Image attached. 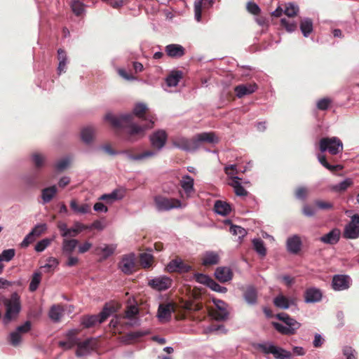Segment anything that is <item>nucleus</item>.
<instances>
[{
  "label": "nucleus",
  "mask_w": 359,
  "mask_h": 359,
  "mask_svg": "<svg viewBox=\"0 0 359 359\" xmlns=\"http://www.w3.org/2000/svg\"><path fill=\"white\" fill-rule=\"evenodd\" d=\"M148 285L158 291L165 290L171 287L172 280L167 276H160L149 280Z\"/></svg>",
  "instance_id": "nucleus-13"
},
{
  "label": "nucleus",
  "mask_w": 359,
  "mask_h": 359,
  "mask_svg": "<svg viewBox=\"0 0 359 359\" xmlns=\"http://www.w3.org/2000/svg\"><path fill=\"white\" fill-rule=\"evenodd\" d=\"M179 184L183 189L187 198L191 197L192 194L195 193L194 180L190 175H183Z\"/></svg>",
  "instance_id": "nucleus-16"
},
{
  "label": "nucleus",
  "mask_w": 359,
  "mask_h": 359,
  "mask_svg": "<svg viewBox=\"0 0 359 359\" xmlns=\"http://www.w3.org/2000/svg\"><path fill=\"white\" fill-rule=\"evenodd\" d=\"M215 211L221 215H227L231 210L229 203L222 201H217L214 205Z\"/></svg>",
  "instance_id": "nucleus-34"
},
{
  "label": "nucleus",
  "mask_w": 359,
  "mask_h": 359,
  "mask_svg": "<svg viewBox=\"0 0 359 359\" xmlns=\"http://www.w3.org/2000/svg\"><path fill=\"white\" fill-rule=\"evenodd\" d=\"M125 196V191L123 189H115L111 193L103 194L100 197V200L106 201L108 203L122 199Z\"/></svg>",
  "instance_id": "nucleus-27"
},
{
  "label": "nucleus",
  "mask_w": 359,
  "mask_h": 359,
  "mask_svg": "<svg viewBox=\"0 0 359 359\" xmlns=\"http://www.w3.org/2000/svg\"><path fill=\"white\" fill-rule=\"evenodd\" d=\"M219 257L215 252H206L202 258V263L204 266H211L219 263Z\"/></svg>",
  "instance_id": "nucleus-32"
},
{
  "label": "nucleus",
  "mask_w": 359,
  "mask_h": 359,
  "mask_svg": "<svg viewBox=\"0 0 359 359\" xmlns=\"http://www.w3.org/2000/svg\"><path fill=\"white\" fill-rule=\"evenodd\" d=\"M147 110L144 104L139 103L134 107L133 114L116 116L107 113L104 119L118 135L130 142H134L145 135L147 129L154 126V117L147 113Z\"/></svg>",
  "instance_id": "nucleus-1"
},
{
  "label": "nucleus",
  "mask_w": 359,
  "mask_h": 359,
  "mask_svg": "<svg viewBox=\"0 0 359 359\" xmlns=\"http://www.w3.org/2000/svg\"><path fill=\"white\" fill-rule=\"evenodd\" d=\"M334 290H344L350 287V278L346 275H335L332 282Z\"/></svg>",
  "instance_id": "nucleus-18"
},
{
  "label": "nucleus",
  "mask_w": 359,
  "mask_h": 359,
  "mask_svg": "<svg viewBox=\"0 0 359 359\" xmlns=\"http://www.w3.org/2000/svg\"><path fill=\"white\" fill-rule=\"evenodd\" d=\"M321 152L327 151L332 155H336L343 151L342 142L337 137H323L319 142Z\"/></svg>",
  "instance_id": "nucleus-6"
},
{
  "label": "nucleus",
  "mask_w": 359,
  "mask_h": 359,
  "mask_svg": "<svg viewBox=\"0 0 359 359\" xmlns=\"http://www.w3.org/2000/svg\"><path fill=\"white\" fill-rule=\"evenodd\" d=\"M284 14L289 18H294L297 15L299 12V7L292 2L286 3L284 4Z\"/></svg>",
  "instance_id": "nucleus-42"
},
{
  "label": "nucleus",
  "mask_w": 359,
  "mask_h": 359,
  "mask_svg": "<svg viewBox=\"0 0 359 359\" xmlns=\"http://www.w3.org/2000/svg\"><path fill=\"white\" fill-rule=\"evenodd\" d=\"M194 137L197 145V149L201 146L202 142L217 143L219 141L215 134L212 132L199 133L195 135Z\"/></svg>",
  "instance_id": "nucleus-23"
},
{
  "label": "nucleus",
  "mask_w": 359,
  "mask_h": 359,
  "mask_svg": "<svg viewBox=\"0 0 359 359\" xmlns=\"http://www.w3.org/2000/svg\"><path fill=\"white\" fill-rule=\"evenodd\" d=\"M214 0H198L194 4L195 18L200 22L202 16V9H208L212 6Z\"/></svg>",
  "instance_id": "nucleus-25"
},
{
  "label": "nucleus",
  "mask_w": 359,
  "mask_h": 359,
  "mask_svg": "<svg viewBox=\"0 0 359 359\" xmlns=\"http://www.w3.org/2000/svg\"><path fill=\"white\" fill-rule=\"evenodd\" d=\"M172 143L174 147H177L184 151H194L197 149L194 136L188 139L183 137H175L172 140Z\"/></svg>",
  "instance_id": "nucleus-11"
},
{
  "label": "nucleus",
  "mask_w": 359,
  "mask_h": 359,
  "mask_svg": "<svg viewBox=\"0 0 359 359\" xmlns=\"http://www.w3.org/2000/svg\"><path fill=\"white\" fill-rule=\"evenodd\" d=\"M273 327L280 333L285 335H292L295 334L296 331L292 330V328L288 327L286 325H283L279 323L273 322Z\"/></svg>",
  "instance_id": "nucleus-45"
},
{
  "label": "nucleus",
  "mask_w": 359,
  "mask_h": 359,
  "mask_svg": "<svg viewBox=\"0 0 359 359\" xmlns=\"http://www.w3.org/2000/svg\"><path fill=\"white\" fill-rule=\"evenodd\" d=\"M300 29L305 37L313 32V21L310 18H304L300 21Z\"/></svg>",
  "instance_id": "nucleus-36"
},
{
  "label": "nucleus",
  "mask_w": 359,
  "mask_h": 359,
  "mask_svg": "<svg viewBox=\"0 0 359 359\" xmlns=\"http://www.w3.org/2000/svg\"><path fill=\"white\" fill-rule=\"evenodd\" d=\"M257 89V85L255 83H248L240 84L234 88V91L238 97L241 98L245 95H250Z\"/></svg>",
  "instance_id": "nucleus-19"
},
{
  "label": "nucleus",
  "mask_w": 359,
  "mask_h": 359,
  "mask_svg": "<svg viewBox=\"0 0 359 359\" xmlns=\"http://www.w3.org/2000/svg\"><path fill=\"white\" fill-rule=\"evenodd\" d=\"M32 161L36 168H41L44 164L45 157L39 154H34Z\"/></svg>",
  "instance_id": "nucleus-58"
},
{
  "label": "nucleus",
  "mask_w": 359,
  "mask_h": 359,
  "mask_svg": "<svg viewBox=\"0 0 359 359\" xmlns=\"http://www.w3.org/2000/svg\"><path fill=\"white\" fill-rule=\"evenodd\" d=\"M116 246L114 245H106L102 248V252L104 253V259H107L108 257L114 254Z\"/></svg>",
  "instance_id": "nucleus-63"
},
{
  "label": "nucleus",
  "mask_w": 359,
  "mask_h": 359,
  "mask_svg": "<svg viewBox=\"0 0 359 359\" xmlns=\"http://www.w3.org/2000/svg\"><path fill=\"white\" fill-rule=\"evenodd\" d=\"M305 301L309 303H313L320 301L322 293L316 288L307 289L304 294Z\"/></svg>",
  "instance_id": "nucleus-29"
},
{
  "label": "nucleus",
  "mask_w": 359,
  "mask_h": 359,
  "mask_svg": "<svg viewBox=\"0 0 359 359\" xmlns=\"http://www.w3.org/2000/svg\"><path fill=\"white\" fill-rule=\"evenodd\" d=\"M208 287H209L212 290L220 292V293H226L227 292V288L219 285L216 281H215L212 278L210 280Z\"/></svg>",
  "instance_id": "nucleus-56"
},
{
  "label": "nucleus",
  "mask_w": 359,
  "mask_h": 359,
  "mask_svg": "<svg viewBox=\"0 0 359 359\" xmlns=\"http://www.w3.org/2000/svg\"><path fill=\"white\" fill-rule=\"evenodd\" d=\"M95 129L93 126H87L81 130V139L86 143H90L93 141Z\"/></svg>",
  "instance_id": "nucleus-40"
},
{
  "label": "nucleus",
  "mask_w": 359,
  "mask_h": 359,
  "mask_svg": "<svg viewBox=\"0 0 359 359\" xmlns=\"http://www.w3.org/2000/svg\"><path fill=\"white\" fill-rule=\"evenodd\" d=\"M31 328L32 323L27 320L23 325L18 326L15 331L22 336L24 334L29 332Z\"/></svg>",
  "instance_id": "nucleus-57"
},
{
  "label": "nucleus",
  "mask_w": 359,
  "mask_h": 359,
  "mask_svg": "<svg viewBox=\"0 0 359 359\" xmlns=\"http://www.w3.org/2000/svg\"><path fill=\"white\" fill-rule=\"evenodd\" d=\"M140 262L144 269L149 268L153 262V257L151 255L144 253L140 255Z\"/></svg>",
  "instance_id": "nucleus-49"
},
{
  "label": "nucleus",
  "mask_w": 359,
  "mask_h": 359,
  "mask_svg": "<svg viewBox=\"0 0 359 359\" xmlns=\"http://www.w3.org/2000/svg\"><path fill=\"white\" fill-rule=\"evenodd\" d=\"M252 244L255 251L261 256L264 257L266 254V249L264 241L260 238H255L252 241Z\"/></svg>",
  "instance_id": "nucleus-43"
},
{
  "label": "nucleus",
  "mask_w": 359,
  "mask_h": 359,
  "mask_svg": "<svg viewBox=\"0 0 359 359\" xmlns=\"http://www.w3.org/2000/svg\"><path fill=\"white\" fill-rule=\"evenodd\" d=\"M314 204L320 210H331L333 208V204L328 201L316 200L314 201Z\"/></svg>",
  "instance_id": "nucleus-59"
},
{
  "label": "nucleus",
  "mask_w": 359,
  "mask_h": 359,
  "mask_svg": "<svg viewBox=\"0 0 359 359\" xmlns=\"http://www.w3.org/2000/svg\"><path fill=\"white\" fill-rule=\"evenodd\" d=\"M118 269L126 275H130L136 271L137 266L135 255L133 253L124 255L118 264Z\"/></svg>",
  "instance_id": "nucleus-8"
},
{
  "label": "nucleus",
  "mask_w": 359,
  "mask_h": 359,
  "mask_svg": "<svg viewBox=\"0 0 359 359\" xmlns=\"http://www.w3.org/2000/svg\"><path fill=\"white\" fill-rule=\"evenodd\" d=\"M57 227L60 231V234L62 237H75L82 231L89 229V226L83 224L79 222L74 223V227L67 228V225L65 222H58Z\"/></svg>",
  "instance_id": "nucleus-7"
},
{
  "label": "nucleus",
  "mask_w": 359,
  "mask_h": 359,
  "mask_svg": "<svg viewBox=\"0 0 359 359\" xmlns=\"http://www.w3.org/2000/svg\"><path fill=\"white\" fill-rule=\"evenodd\" d=\"M309 194V190L306 187H298L294 191V196L300 200H305Z\"/></svg>",
  "instance_id": "nucleus-51"
},
{
  "label": "nucleus",
  "mask_w": 359,
  "mask_h": 359,
  "mask_svg": "<svg viewBox=\"0 0 359 359\" xmlns=\"http://www.w3.org/2000/svg\"><path fill=\"white\" fill-rule=\"evenodd\" d=\"M139 313L138 309L134 305L128 306L126 311L123 318L132 319Z\"/></svg>",
  "instance_id": "nucleus-53"
},
{
  "label": "nucleus",
  "mask_w": 359,
  "mask_h": 359,
  "mask_svg": "<svg viewBox=\"0 0 359 359\" xmlns=\"http://www.w3.org/2000/svg\"><path fill=\"white\" fill-rule=\"evenodd\" d=\"M344 354L346 356V359H357L355 356V351L352 348L351 346L344 347Z\"/></svg>",
  "instance_id": "nucleus-64"
},
{
  "label": "nucleus",
  "mask_w": 359,
  "mask_h": 359,
  "mask_svg": "<svg viewBox=\"0 0 359 359\" xmlns=\"http://www.w3.org/2000/svg\"><path fill=\"white\" fill-rule=\"evenodd\" d=\"M191 296L193 298V300L186 301L182 305L183 309L189 311H198L201 310L203 309V304L201 302H194V301H197L201 299V292L196 290H194Z\"/></svg>",
  "instance_id": "nucleus-15"
},
{
  "label": "nucleus",
  "mask_w": 359,
  "mask_h": 359,
  "mask_svg": "<svg viewBox=\"0 0 359 359\" xmlns=\"http://www.w3.org/2000/svg\"><path fill=\"white\" fill-rule=\"evenodd\" d=\"M57 189L55 185L45 188L41 191V198L43 203H49L57 194Z\"/></svg>",
  "instance_id": "nucleus-33"
},
{
  "label": "nucleus",
  "mask_w": 359,
  "mask_h": 359,
  "mask_svg": "<svg viewBox=\"0 0 359 359\" xmlns=\"http://www.w3.org/2000/svg\"><path fill=\"white\" fill-rule=\"evenodd\" d=\"M353 184V180L351 179H346L341 182L335 184L332 187V190L337 192H342L346 191L348 187Z\"/></svg>",
  "instance_id": "nucleus-46"
},
{
  "label": "nucleus",
  "mask_w": 359,
  "mask_h": 359,
  "mask_svg": "<svg viewBox=\"0 0 359 359\" xmlns=\"http://www.w3.org/2000/svg\"><path fill=\"white\" fill-rule=\"evenodd\" d=\"M259 349L264 353H271L277 359H291L290 352L274 345L259 344Z\"/></svg>",
  "instance_id": "nucleus-10"
},
{
  "label": "nucleus",
  "mask_w": 359,
  "mask_h": 359,
  "mask_svg": "<svg viewBox=\"0 0 359 359\" xmlns=\"http://www.w3.org/2000/svg\"><path fill=\"white\" fill-rule=\"evenodd\" d=\"M79 334V330H69L67 334V341H60L59 346L68 350L73 348L75 345H77L76 335Z\"/></svg>",
  "instance_id": "nucleus-20"
},
{
  "label": "nucleus",
  "mask_w": 359,
  "mask_h": 359,
  "mask_svg": "<svg viewBox=\"0 0 359 359\" xmlns=\"http://www.w3.org/2000/svg\"><path fill=\"white\" fill-rule=\"evenodd\" d=\"M230 231L233 235L238 236V238H242L247 234V231L244 228L236 225H231Z\"/></svg>",
  "instance_id": "nucleus-54"
},
{
  "label": "nucleus",
  "mask_w": 359,
  "mask_h": 359,
  "mask_svg": "<svg viewBox=\"0 0 359 359\" xmlns=\"http://www.w3.org/2000/svg\"><path fill=\"white\" fill-rule=\"evenodd\" d=\"M70 207L73 211L78 213L86 214L90 212V206L87 203L79 205L76 200H72Z\"/></svg>",
  "instance_id": "nucleus-41"
},
{
  "label": "nucleus",
  "mask_w": 359,
  "mask_h": 359,
  "mask_svg": "<svg viewBox=\"0 0 359 359\" xmlns=\"http://www.w3.org/2000/svg\"><path fill=\"white\" fill-rule=\"evenodd\" d=\"M154 203L156 209L160 212L169 211L172 209L182 207L180 200L174 198H168L162 195H156L154 197Z\"/></svg>",
  "instance_id": "nucleus-5"
},
{
  "label": "nucleus",
  "mask_w": 359,
  "mask_h": 359,
  "mask_svg": "<svg viewBox=\"0 0 359 359\" xmlns=\"http://www.w3.org/2000/svg\"><path fill=\"white\" fill-rule=\"evenodd\" d=\"M167 139V133L164 130H158L149 136L152 149L137 154H133L130 151H125L123 153L131 161H141L144 158H151L156 156L157 152L164 147Z\"/></svg>",
  "instance_id": "nucleus-2"
},
{
  "label": "nucleus",
  "mask_w": 359,
  "mask_h": 359,
  "mask_svg": "<svg viewBox=\"0 0 359 359\" xmlns=\"http://www.w3.org/2000/svg\"><path fill=\"white\" fill-rule=\"evenodd\" d=\"M243 297L248 304H256L257 303V291L256 288L252 285L248 286L243 290Z\"/></svg>",
  "instance_id": "nucleus-26"
},
{
  "label": "nucleus",
  "mask_w": 359,
  "mask_h": 359,
  "mask_svg": "<svg viewBox=\"0 0 359 359\" xmlns=\"http://www.w3.org/2000/svg\"><path fill=\"white\" fill-rule=\"evenodd\" d=\"M50 239L44 238L36 243L34 249L36 252H42L50 244Z\"/></svg>",
  "instance_id": "nucleus-60"
},
{
  "label": "nucleus",
  "mask_w": 359,
  "mask_h": 359,
  "mask_svg": "<svg viewBox=\"0 0 359 359\" xmlns=\"http://www.w3.org/2000/svg\"><path fill=\"white\" fill-rule=\"evenodd\" d=\"M175 311V305L173 303L160 304L157 316L161 323L168 322L170 320L171 314Z\"/></svg>",
  "instance_id": "nucleus-12"
},
{
  "label": "nucleus",
  "mask_w": 359,
  "mask_h": 359,
  "mask_svg": "<svg viewBox=\"0 0 359 359\" xmlns=\"http://www.w3.org/2000/svg\"><path fill=\"white\" fill-rule=\"evenodd\" d=\"M302 242L299 236H294L287 241V249L290 252L297 254L300 251Z\"/></svg>",
  "instance_id": "nucleus-31"
},
{
  "label": "nucleus",
  "mask_w": 359,
  "mask_h": 359,
  "mask_svg": "<svg viewBox=\"0 0 359 359\" xmlns=\"http://www.w3.org/2000/svg\"><path fill=\"white\" fill-rule=\"evenodd\" d=\"M273 304L279 309H287L290 305L294 304V299H290L283 294H278L274 298Z\"/></svg>",
  "instance_id": "nucleus-30"
},
{
  "label": "nucleus",
  "mask_w": 359,
  "mask_h": 359,
  "mask_svg": "<svg viewBox=\"0 0 359 359\" xmlns=\"http://www.w3.org/2000/svg\"><path fill=\"white\" fill-rule=\"evenodd\" d=\"M97 346V341L93 338H89L82 342L77 341V349L76 354L81 357L88 353L90 351L95 349Z\"/></svg>",
  "instance_id": "nucleus-14"
},
{
  "label": "nucleus",
  "mask_w": 359,
  "mask_h": 359,
  "mask_svg": "<svg viewBox=\"0 0 359 359\" xmlns=\"http://www.w3.org/2000/svg\"><path fill=\"white\" fill-rule=\"evenodd\" d=\"M340 235V230L337 228H335L331 230L329 233L320 237V241L326 244L334 245L339 241Z\"/></svg>",
  "instance_id": "nucleus-24"
},
{
  "label": "nucleus",
  "mask_w": 359,
  "mask_h": 359,
  "mask_svg": "<svg viewBox=\"0 0 359 359\" xmlns=\"http://www.w3.org/2000/svg\"><path fill=\"white\" fill-rule=\"evenodd\" d=\"M331 100L329 98H323L318 101L317 107L320 110H326L331 104Z\"/></svg>",
  "instance_id": "nucleus-62"
},
{
  "label": "nucleus",
  "mask_w": 359,
  "mask_h": 359,
  "mask_svg": "<svg viewBox=\"0 0 359 359\" xmlns=\"http://www.w3.org/2000/svg\"><path fill=\"white\" fill-rule=\"evenodd\" d=\"M182 78V72L181 71H173L166 79L167 85L170 87L176 86Z\"/></svg>",
  "instance_id": "nucleus-38"
},
{
  "label": "nucleus",
  "mask_w": 359,
  "mask_h": 359,
  "mask_svg": "<svg viewBox=\"0 0 359 359\" xmlns=\"http://www.w3.org/2000/svg\"><path fill=\"white\" fill-rule=\"evenodd\" d=\"M318 160L320 161V163L325 167L326 168L327 170L332 171V172H336V171H338V170H341L343 167L340 165H330L327 159H326V157L325 156H318Z\"/></svg>",
  "instance_id": "nucleus-47"
},
{
  "label": "nucleus",
  "mask_w": 359,
  "mask_h": 359,
  "mask_svg": "<svg viewBox=\"0 0 359 359\" xmlns=\"http://www.w3.org/2000/svg\"><path fill=\"white\" fill-rule=\"evenodd\" d=\"M4 304L6 307V313L3 320L4 324H8L15 318L20 311V297L17 292H13L10 299H4Z\"/></svg>",
  "instance_id": "nucleus-4"
},
{
  "label": "nucleus",
  "mask_w": 359,
  "mask_h": 359,
  "mask_svg": "<svg viewBox=\"0 0 359 359\" xmlns=\"http://www.w3.org/2000/svg\"><path fill=\"white\" fill-rule=\"evenodd\" d=\"M116 311L117 308L114 304L107 303L100 314L84 316L82 319V325L85 327L89 328L94 326L97 323H102Z\"/></svg>",
  "instance_id": "nucleus-3"
},
{
  "label": "nucleus",
  "mask_w": 359,
  "mask_h": 359,
  "mask_svg": "<svg viewBox=\"0 0 359 359\" xmlns=\"http://www.w3.org/2000/svg\"><path fill=\"white\" fill-rule=\"evenodd\" d=\"M215 276L220 283H226L230 281L233 276L232 270L226 266H220L217 268L215 272Z\"/></svg>",
  "instance_id": "nucleus-21"
},
{
  "label": "nucleus",
  "mask_w": 359,
  "mask_h": 359,
  "mask_svg": "<svg viewBox=\"0 0 359 359\" xmlns=\"http://www.w3.org/2000/svg\"><path fill=\"white\" fill-rule=\"evenodd\" d=\"M191 269V266L181 259H172L167 266V269L170 272L185 273L189 271Z\"/></svg>",
  "instance_id": "nucleus-17"
},
{
  "label": "nucleus",
  "mask_w": 359,
  "mask_h": 359,
  "mask_svg": "<svg viewBox=\"0 0 359 359\" xmlns=\"http://www.w3.org/2000/svg\"><path fill=\"white\" fill-rule=\"evenodd\" d=\"M8 341L13 346H18L22 342V336L13 331L9 334Z\"/></svg>",
  "instance_id": "nucleus-52"
},
{
  "label": "nucleus",
  "mask_w": 359,
  "mask_h": 359,
  "mask_svg": "<svg viewBox=\"0 0 359 359\" xmlns=\"http://www.w3.org/2000/svg\"><path fill=\"white\" fill-rule=\"evenodd\" d=\"M165 50L168 56L172 58H180L185 54L184 48L180 44H169L165 46Z\"/></svg>",
  "instance_id": "nucleus-22"
},
{
  "label": "nucleus",
  "mask_w": 359,
  "mask_h": 359,
  "mask_svg": "<svg viewBox=\"0 0 359 359\" xmlns=\"http://www.w3.org/2000/svg\"><path fill=\"white\" fill-rule=\"evenodd\" d=\"M64 309L60 305H53L49 311V318L54 322H58L63 315Z\"/></svg>",
  "instance_id": "nucleus-37"
},
{
  "label": "nucleus",
  "mask_w": 359,
  "mask_h": 359,
  "mask_svg": "<svg viewBox=\"0 0 359 359\" xmlns=\"http://www.w3.org/2000/svg\"><path fill=\"white\" fill-rule=\"evenodd\" d=\"M46 230V224H39L36 225L29 234L34 238L35 240L37 237H39Z\"/></svg>",
  "instance_id": "nucleus-55"
},
{
  "label": "nucleus",
  "mask_w": 359,
  "mask_h": 359,
  "mask_svg": "<svg viewBox=\"0 0 359 359\" xmlns=\"http://www.w3.org/2000/svg\"><path fill=\"white\" fill-rule=\"evenodd\" d=\"M343 237L346 239H355L359 237V215H354L351 222L344 227Z\"/></svg>",
  "instance_id": "nucleus-9"
},
{
  "label": "nucleus",
  "mask_w": 359,
  "mask_h": 359,
  "mask_svg": "<svg viewBox=\"0 0 359 359\" xmlns=\"http://www.w3.org/2000/svg\"><path fill=\"white\" fill-rule=\"evenodd\" d=\"M71 8L73 13L79 16L84 12V4L79 0H74L72 2Z\"/></svg>",
  "instance_id": "nucleus-48"
},
{
  "label": "nucleus",
  "mask_w": 359,
  "mask_h": 359,
  "mask_svg": "<svg viewBox=\"0 0 359 359\" xmlns=\"http://www.w3.org/2000/svg\"><path fill=\"white\" fill-rule=\"evenodd\" d=\"M79 243L76 239L65 238L62 241V250L65 253L72 254Z\"/></svg>",
  "instance_id": "nucleus-39"
},
{
  "label": "nucleus",
  "mask_w": 359,
  "mask_h": 359,
  "mask_svg": "<svg viewBox=\"0 0 359 359\" xmlns=\"http://www.w3.org/2000/svg\"><path fill=\"white\" fill-rule=\"evenodd\" d=\"M15 255V249L4 250L0 254V262H10L14 257Z\"/></svg>",
  "instance_id": "nucleus-50"
},
{
  "label": "nucleus",
  "mask_w": 359,
  "mask_h": 359,
  "mask_svg": "<svg viewBox=\"0 0 359 359\" xmlns=\"http://www.w3.org/2000/svg\"><path fill=\"white\" fill-rule=\"evenodd\" d=\"M57 59L59 60L57 72L58 74H60L62 72L66 71L67 57L65 50L62 48L57 50Z\"/></svg>",
  "instance_id": "nucleus-35"
},
{
  "label": "nucleus",
  "mask_w": 359,
  "mask_h": 359,
  "mask_svg": "<svg viewBox=\"0 0 359 359\" xmlns=\"http://www.w3.org/2000/svg\"><path fill=\"white\" fill-rule=\"evenodd\" d=\"M41 280V273L35 272L32 275L31 282L29 283V290L31 292H34L37 290Z\"/></svg>",
  "instance_id": "nucleus-44"
},
{
  "label": "nucleus",
  "mask_w": 359,
  "mask_h": 359,
  "mask_svg": "<svg viewBox=\"0 0 359 359\" xmlns=\"http://www.w3.org/2000/svg\"><path fill=\"white\" fill-rule=\"evenodd\" d=\"M280 25L285 28L289 32H292L297 29V24L294 22H290L285 18L280 20Z\"/></svg>",
  "instance_id": "nucleus-61"
},
{
  "label": "nucleus",
  "mask_w": 359,
  "mask_h": 359,
  "mask_svg": "<svg viewBox=\"0 0 359 359\" xmlns=\"http://www.w3.org/2000/svg\"><path fill=\"white\" fill-rule=\"evenodd\" d=\"M276 318L278 320L283 321L285 324L286 326L292 328V330L297 331L300 327V323H298L294 318H291L286 313H278V314H277Z\"/></svg>",
  "instance_id": "nucleus-28"
}]
</instances>
